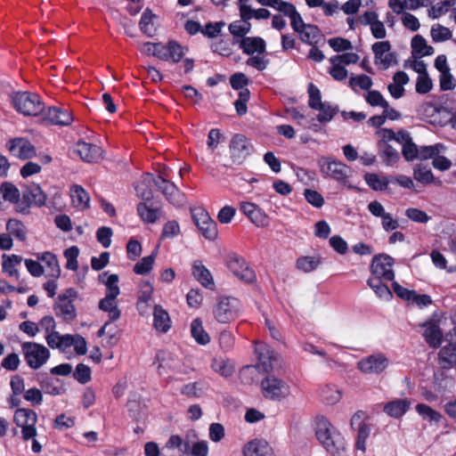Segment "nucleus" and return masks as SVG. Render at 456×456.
<instances>
[{
	"label": "nucleus",
	"instance_id": "41",
	"mask_svg": "<svg viewBox=\"0 0 456 456\" xmlns=\"http://www.w3.org/2000/svg\"><path fill=\"white\" fill-rule=\"evenodd\" d=\"M37 259L44 262L50 271V275L58 278L61 273V268L54 254L49 251H45L37 254Z\"/></svg>",
	"mask_w": 456,
	"mask_h": 456
},
{
	"label": "nucleus",
	"instance_id": "58",
	"mask_svg": "<svg viewBox=\"0 0 456 456\" xmlns=\"http://www.w3.org/2000/svg\"><path fill=\"white\" fill-rule=\"evenodd\" d=\"M365 101L372 107H387V101L377 90L369 91L365 95Z\"/></svg>",
	"mask_w": 456,
	"mask_h": 456
},
{
	"label": "nucleus",
	"instance_id": "53",
	"mask_svg": "<svg viewBox=\"0 0 456 456\" xmlns=\"http://www.w3.org/2000/svg\"><path fill=\"white\" fill-rule=\"evenodd\" d=\"M417 412L424 419L429 421L439 422L442 419V415L436 411L433 410L430 406L419 403L416 405Z\"/></svg>",
	"mask_w": 456,
	"mask_h": 456
},
{
	"label": "nucleus",
	"instance_id": "15",
	"mask_svg": "<svg viewBox=\"0 0 456 456\" xmlns=\"http://www.w3.org/2000/svg\"><path fill=\"white\" fill-rule=\"evenodd\" d=\"M320 167L323 174L339 183H345L351 173V168L347 165L329 158H322L320 160Z\"/></svg>",
	"mask_w": 456,
	"mask_h": 456
},
{
	"label": "nucleus",
	"instance_id": "57",
	"mask_svg": "<svg viewBox=\"0 0 456 456\" xmlns=\"http://www.w3.org/2000/svg\"><path fill=\"white\" fill-rule=\"evenodd\" d=\"M372 79L367 75L351 76L349 86L354 89L356 86L363 90H369L372 86Z\"/></svg>",
	"mask_w": 456,
	"mask_h": 456
},
{
	"label": "nucleus",
	"instance_id": "36",
	"mask_svg": "<svg viewBox=\"0 0 456 456\" xmlns=\"http://www.w3.org/2000/svg\"><path fill=\"white\" fill-rule=\"evenodd\" d=\"M211 369L222 377L228 378L234 372L233 363L224 357H215L211 362Z\"/></svg>",
	"mask_w": 456,
	"mask_h": 456
},
{
	"label": "nucleus",
	"instance_id": "25",
	"mask_svg": "<svg viewBox=\"0 0 456 456\" xmlns=\"http://www.w3.org/2000/svg\"><path fill=\"white\" fill-rule=\"evenodd\" d=\"M423 336L427 343L432 347H438L442 343L443 332L438 320L431 319L423 324Z\"/></svg>",
	"mask_w": 456,
	"mask_h": 456
},
{
	"label": "nucleus",
	"instance_id": "34",
	"mask_svg": "<svg viewBox=\"0 0 456 456\" xmlns=\"http://www.w3.org/2000/svg\"><path fill=\"white\" fill-rule=\"evenodd\" d=\"M99 281L106 286L105 296L111 297H118L120 294V289L118 284L119 281L118 274H109L107 272H105L100 274Z\"/></svg>",
	"mask_w": 456,
	"mask_h": 456
},
{
	"label": "nucleus",
	"instance_id": "35",
	"mask_svg": "<svg viewBox=\"0 0 456 456\" xmlns=\"http://www.w3.org/2000/svg\"><path fill=\"white\" fill-rule=\"evenodd\" d=\"M70 198L75 208L86 209L89 207L90 198L88 193L80 185H73L70 189Z\"/></svg>",
	"mask_w": 456,
	"mask_h": 456
},
{
	"label": "nucleus",
	"instance_id": "38",
	"mask_svg": "<svg viewBox=\"0 0 456 456\" xmlns=\"http://www.w3.org/2000/svg\"><path fill=\"white\" fill-rule=\"evenodd\" d=\"M319 396L327 404H335L341 399L340 391L331 385H323L319 387Z\"/></svg>",
	"mask_w": 456,
	"mask_h": 456
},
{
	"label": "nucleus",
	"instance_id": "37",
	"mask_svg": "<svg viewBox=\"0 0 456 456\" xmlns=\"http://www.w3.org/2000/svg\"><path fill=\"white\" fill-rule=\"evenodd\" d=\"M191 334L199 345L206 346L210 342V337L204 330L202 322L199 318H196L191 322Z\"/></svg>",
	"mask_w": 456,
	"mask_h": 456
},
{
	"label": "nucleus",
	"instance_id": "17",
	"mask_svg": "<svg viewBox=\"0 0 456 456\" xmlns=\"http://www.w3.org/2000/svg\"><path fill=\"white\" fill-rule=\"evenodd\" d=\"M389 364L388 359L383 354H373L362 358L357 362V368L365 374L382 373Z\"/></svg>",
	"mask_w": 456,
	"mask_h": 456
},
{
	"label": "nucleus",
	"instance_id": "29",
	"mask_svg": "<svg viewBox=\"0 0 456 456\" xmlns=\"http://www.w3.org/2000/svg\"><path fill=\"white\" fill-rule=\"evenodd\" d=\"M410 81L409 76L404 71H397L394 74L392 82L387 86L390 95L395 99H400L404 95V86Z\"/></svg>",
	"mask_w": 456,
	"mask_h": 456
},
{
	"label": "nucleus",
	"instance_id": "1",
	"mask_svg": "<svg viewBox=\"0 0 456 456\" xmlns=\"http://www.w3.org/2000/svg\"><path fill=\"white\" fill-rule=\"evenodd\" d=\"M131 38H137L136 44L140 51L148 55L154 56L161 61H170L177 63L183 60V56L188 52V47L180 45L175 40H169L167 44L144 42L142 40V36L147 37H154L155 34L151 30H141L140 34H135L133 30H128L126 34Z\"/></svg>",
	"mask_w": 456,
	"mask_h": 456
},
{
	"label": "nucleus",
	"instance_id": "8",
	"mask_svg": "<svg viewBox=\"0 0 456 456\" xmlns=\"http://www.w3.org/2000/svg\"><path fill=\"white\" fill-rule=\"evenodd\" d=\"M226 266L234 276L245 282H253L256 280L255 272L249 267L248 262L235 252L227 255Z\"/></svg>",
	"mask_w": 456,
	"mask_h": 456
},
{
	"label": "nucleus",
	"instance_id": "23",
	"mask_svg": "<svg viewBox=\"0 0 456 456\" xmlns=\"http://www.w3.org/2000/svg\"><path fill=\"white\" fill-rule=\"evenodd\" d=\"M199 30H190L191 35H194ZM206 37L213 40L210 44V47L214 52H216L222 55H229L231 49L229 47L230 43L228 39H224L221 35V30H200Z\"/></svg>",
	"mask_w": 456,
	"mask_h": 456
},
{
	"label": "nucleus",
	"instance_id": "32",
	"mask_svg": "<svg viewBox=\"0 0 456 456\" xmlns=\"http://www.w3.org/2000/svg\"><path fill=\"white\" fill-rule=\"evenodd\" d=\"M411 402L408 399H395L384 405L383 411L389 417L401 418L410 409Z\"/></svg>",
	"mask_w": 456,
	"mask_h": 456
},
{
	"label": "nucleus",
	"instance_id": "44",
	"mask_svg": "<svg viewBox=\"0 0 456 456\" xmlns=\"http://www.w3.org/2000/svg\"><path fill=\"white\" fill-rule=\"evenodd\" d=\"M413 177L416 181L424 184L432 183L435 179L432 170L423 164H418L414 167Z\"/></svg>",
	"mask_w": 456,
	"mask_h": 456
},
{
	"label": "nucleus",
	"instance_id": "50",
	"mask_svg": "<svg viewBox=\"0 0 456 456\" xmlns=\"http://www.w3.org/2000/svg\"><path fill=\"white\" fill-rule=\"evenodd\" d=\"M364 178L367 184L374 191H384L389 183L387 177L373 173L366 174Z\"/></svg>",
	"mask_w": 456,
	"mask_h": 456
},
{
	"label": "nucleus",
	"instance_id": "30",
	"mask_svg": "<svg viewBox=\"0 0 456 456\" xmlns=\"http://www.w3.org/2000/svg\"><path fill=\"white\" fill-rule=\"evenodd\" d=\"M271 452L269 444L263 439H254L248 442L242 449L243 456H268Z\"/></svg>",
	"mask_w": 456,
	"mask_h": 456
},
{
	"label": "nucleus",
	"instance_id": "45",
	"mask_svg": "<svg viewBox=\"0 0 456 456\" xmlns=\"http://www.w3.org/2000/svg\"><path fill=\"white\" fill-rule=\"evenodd\" d=\"M447 147L444 143H436L434 145L421 146L419 147V159L428 160L429 159H434L437 154L445 152Z\"/></svg>",
	"mask_w": 456,
	"mask_h": 456
},
{
	"label": "nucleus",
	"instance_id": "20",
	"mask_svg": "<svg viewBox=\"0 0 456 456\" xmlns=\"http://www.w3.org/2000/svg\"><path fill=\"white\" fill-rule=\"evenodd\" d=\"M6 147L12 155L21 159H28L36 156L34 145L23 137L9 140Z\"/></svg>",
	"mask_w": 456,
	"mask_h": 456
},
{
	"label": "nucleus",
	"instance_id": "26",
	"mask_svg": "<svg viewBox=\"0 0 456 456\" xmlns=\"http://www.w3.org/2000/svg\"><path fill=\"white\" fill-rule=\"evenodd\" d=\"M76 152L82 160L88 163L97 162L102 156V151L99 146L82 141L77 143Z\"/></svg>",
	"mask_w": 456,
	"mask_h": 456
},
{
	"label": "nucleus",
	"instance_id": "51",
	"mask_svg": "<svg viewBox=\"0 0 456 456\" xmlns=\"http://www.w3.org/2000/svg\"><path fill=\"white\" fill-rule=\"evenodd\" d=\"M206 386L202 382L188 383L181 388V394L191 398H198L204 395Z\"/></svg>",
	"mask_w": 456,
	"mask_h": 456
},
{
	"label": "nucleus",
	"instance_id": "52",
	"mask_svg": "<svg viewBox=\"0 0 456 456\" xmlns=\"http://www.w3.org/2000/svg\"><path fill=\"white\" fill-rule=\"evenodd\" d=\"M137 212L141 218L147 223H154L159 216V209L151 208L145 203L138 204Z\"/></svg>",
	"mask_w": 456,
	"mask_h": 456
},
{
	"label": "nucleus",
	"instance_id": "16",
	"mask_svg": "<svg viewBox=\"0 0 456 456\" xmlns=\"http://www.w3.org/2000/svg\"><path fill=\"white\" fill-rule=\"evenodd\" d=\"M444 346L439 352V363L444 369L456 366V328L445 335Z\"/></svg>",
	"mask_w": 456,
	"mask_h": 456
},
{
	"label": "nucleus",
	"instance_id": "21",
	"mask_svg": "<svg viewBox=\"0 0 456 456\" xmlns=\"http://www.w3.org/2000/svg\"><path fill=\"white\" fill-rule=\"evenodd\" d=\"M255 353L263 370L269 373L274 369V363L279 361V354L268 345L263 342L256 344Z\"/></svg>",
	"mask_w": 456,
	"mask_h": 456
},
{
	"label": "nucleus",
	"instance_id": "3",
	"mask_svg": "<svg viewBox=\"0 0 456 456\" xmlns=\"http://www.w3.org/2000/svg\"><path fill=\"white\" fill-rule=\"evenodd\" d=\"M260 388L264 398L272 402H283L292 395L289 381L274 374H267L261 380Z\"/></svg>",
	"mask_w": 456,
	"mask_h": 456
},
{
	"label": "nucleus",
	"instance_id": "19",
	"mask_svg": "<svg viewBox=\"0 0 456 456\" xmlns=\"http://www.w3.org/2000/svg\"><path fill=\"white\" fill-rule=\"evenodd\" d=\"M157 364L158 372L161 376H167V380L172 381L173 378L170 372H175L181 366V361L173 354L168 352H159L156 356L154 362Z\"/></svg>",
	"mask_w": 456,
	"mask_h": 456
},
{
	"label": "nucleus",
	"instance_id": "40",
	"mask_svg": "<svg viewBox=\"0 0 456 456\" xmlns=\"http://www.w3.org/2000/svg\"><path fill=\"white\" fill-rule=\"evenodd\" d=\"M385 281L383 279L369 278L367 283L380 299L389 301L392 298V292Z\"/></svg>",
	"mask_w": 456,
	"mask_h": 456
},
{
	"label": "nucleus",
	"instance_id": "43",
	"mask_svg": "<svg viewBox=\"0 0 456 456\" xmlns=\"http://www.w3.org/2000/svg\"><path fill=\"white\" fill-rule=\"evenodd\" d=\"M6 230L17 240L25 241L27 239V230L24 224L15 218H11L6 223Z\"/></svg>",
	"mask_w": 456,
	"mask_h": 456
},
{
	"label": "nucleus",
	"instance_id": "11",
	"mask_svg": "<svg viewBox=\"0 0 456 456\" xmlns=\"http://www.w3.org/2000/svg\"><path fill=\"white\" fill-rule=\"evenodd\" d=\"M393 265L394 259L388 255L374 256L370 265L371 276L370 278L393 281L395 278Z\"/></svg>",
	"mask_w": 456,
	"mask_h": 456
},
{
	"label": "nucleus",
	"instance_id": "48",
	"mask_svg": "<svg viewBox=\"0 0 456 456\" xmlns=\"http://www.w3.org/2000/svg\"><path fill=\"white\" fill-rule=\"evenodd\" d=\"M154 180H156L152 175L146 174L143 176V181L142 183L138 184L135 187V191L137 192V196L140 197L142 200L149 201L151 200L153 198V192L149 188V184L152 182L154 183Z\"/></svg>",
	"mask_w": 456,
	"mask_h": 456
},
{
	"label": "nucleus",
	"instance_id": "22",
	"mask_svg": "<svg viewBox=\"0 0 456 456\" xmlns=\"http://www.w3.org/2000/svg\"><path fill=\"white\" fill-rule=\"evenodd\" d=\"M40 117L43 120L57 126H69L73 121V117L67 109L56 106L48 107L47 109L44 107Z\"/></svg>",
	"mask_w": 456,
	"mask_h": 456
},
{
	"label": "nucleus",
	"instance_id": "61",
	"mask_svg": "<svg viewBox=\"0 0 456 456\" xmlns=\"http://www.w3.org/2000/svg\"><path fill=\"white\" fill-rule=\"evenodd\" d=\"M405 216L411 221L427 224L430 220V216L423 210L416 208H409L405 210Z\"/></svg>",
	"mask_w": 456,
	"mask_h": 456
},
{
	"label": "nucleus",
	"instance_id": "13",
	"mask_svg": "<svg viewBox=\"0 0 456 456\" xmlns=\"http://www.w3.org/2000/svg\"><path fill=\"white\" fill-rule=\"evenodd\" d=\"M192 218L201 234L209 240L217 238V226L208 213L202 208H196L192 211Z\"/></svg>",
	"mask_w": 456,
	"mask_h": 456
},
{
	"label": "nucleus",
	"instance_id": "46",
	"mask_svg": "<svg viewBox=\"0 0 456 456\" xmlns=\"http://www.w3.org/2000/svg\"><path fill=\"white\" fill-rule=\"evenodd\" d=\"M378 147L379 150V156L387 166H392L399 160V152L391 145L386 144L382 146L381 143H379Z\"/></svg>",
	"mask_w": 456,
	"mask_h": 456
},
{
	"label": "nucleus",
	"instance_id": "5",
	"mask_svg": "<svg viewBox=\"0 0 456 456\" xmlns=\"http://www.w3.org/2000/svg\"><path fill=\"white\" fill-rule=\"evenodd\" d=\"M240 301L232 297H219L214 306L215 319L221 323H228L234 321L240 314Z\"/></svg>",
	"mask_w": 456,
	"mask_h": 456
},
{
	"label": "nucleus",
	"instance_id": "4",
	"mask_svg": "<svg viewBox=\"0 0 456 456\" xmlns=\"http://www.w3.org/2000/svg\"><path fill=\"white\" fill-rule=\"evenodd\" d=\"M12 103L18 112L24 116H41L44 102L39 95L30 92H19L12 96Z\"/></svg>",
	"mask_w": 456,
	"mask_h": 456
},
{
	"label": "nucleus",
	"instance_id": "59",
	"mask_svg": "<svg viewBox=\"0 0 456 456\" xmlns=\"http://www.w3.org/2000/svg\"><path fill=\"white\" fill-rule=\"evenodd\" d=\"M316 110L320 111L317 116V119L322 123L330 121L338 111L336 107H332L326 102L320 105Z\"/></svg>",
	"mask_w": 456,
	"mask_h": 456
},
{
	"label": "nucleus",
	"instance_id": "56",
	"mask_svg": "<svg viewBox=\"0 0 456 456\" xmlns=\"http://www.w3.org/2000/svg\"><path fill=\"white\" fill-rule=\"evenodd\" d=\"M432 88L433 82L428 73L418 76L415 86V89L418 94H428V92L431 91Z\"/></svg>",
	"mask_w": 456,
	"mask_h": 456
},
{
	"label": "nucleus",
	"instance_id": "62",
	"mask_svg": "<svg viewBox=\"0 0 456 456\" xmlns=\"http://www.w3.org/2000/svg\"><path fill=\"white\" fill-rule=\"evenodd\" d=\"M79 254L78 248L72 246L64 251V256L67 259L66 267L69 270L76 271L78 268L77 256Z\"/></svg>",
	"mask_w": 456,
	"mask_h": 456
},
{
	"label": "nucleus",
	"instance_id": "2",
	"mask_svg": "<svg viewBox=\"0 0 456 456\" xmlns=\"http://www.w3.org/2000/svg\"><path fill=\"white\" fill-rule=\"evenodd\" d=\"M315 436L325 450L333 456H340L346 451L343 436L323 416L315 419Z\"/></svg>",
	"mask_w": 456,
	"mask_h": 456
},
{
	"label": "nucleus",
	"instance_id": "7",
	"mask_svg": "<svg viewBox=\"0 0 456 456\" xmlns=\"http://www.w3.org/2000/svg\"><path fill=\"white\" fill-rule=\"evenodd\" d=\"M13 421L21 428V436L24 440L28 441L37 436V417L34 411L24 408L16 410Z\"/></svg>",
	"mask_w": 456,
	"mask_h": 456
},
{
	"label": "nucleus",
	"instance_id": "54",
	"mask_svg": "<svg viewBox=\"0 0 456 456\" xmlns=\"http://www.w3.org/2000/svg\"><path fill=\"white\" fill-rule=\"evenodd\" d=\"M419 56H413L411 59H408L404 61L403 67L405 69H410L415 71L418 76L422 74H427V64L424 61L420 60Z\"/></svg>",
	"mask_w": 456,
	"mask_h": 456
},
{
	"label": "nucleus",
	"instance_id": "27",
	"mask_svg": "<svg viewBox=\"0 0 456 456\" xmlns=\"http://www.w3.org/2000/svg\"><path fill=\"white\" fill-rule=\"evenodd\" d=\"M193 277L206 289L214 290L215 281L210 271L202 264L201 261H194L191 267Z\"/></svg>",
	"mask_w": 456,
	"mask_h": 456
},
{
	"label": "nucleus",
	"instance_id": "24",
	"mask_svg": "<svg viewBox=\"0 0 456 456\" xmlns=\"http://www.w3.org/2000/svg\"><path fill=\"white\" fill-rule=\"evenodd\" d=\"M240 210L256 225L265 226L268 223L265 213L256 204L248 201H242L240 204Z\"/></svg>",
	"mask_w": 456,
	"mask_h": 456
},
{
	"label": "nucleus",
	"instance_id": "42",
	"mask_svg": "<svg viewBox=\"0 0 456 456\" xmlns=\"http://www.w3.org/2000/svg\"><path fill=\"white\" fill-rule=\"evenodd\" d=\"M411 48H412V55L413 56H427L434 53V49L432 46L427 45L426 40L417 35L411 40Z\"/></svg>",
	"mask_w": 456,
	"mask_h": 456
},
{
	"label": "nucleus",
	"instance_id": "6",
	"mask_svg": "<svg viewBox=\"0 0 456 456\" xmlns=\"http://www.w3.org/2000/svg\"><path fill=\"white\" fill-rule=\"evenodd\" d=\"M20 346L27 364L33 370L42 367L50 358L49 349L42 344L23 342Z\"/></svg>",
	"mask_w": 456,
	"mask_h": 456
},
{
	"label": "nucleus",
	"instance_id": "14",
	"mask_svg": "<svg viewBox=\"0 0 456 456\" xmlns=\"http://www.w3.org/2000/svg\"><path fill=\"white\" fill-rule=\"evenodd\" d=\"M0 194L5 202L15 206V209L20 214L29 213V204L23 203L20 200V192L15 184L11 182H3L0 185Z\"/></svg>",
	"mask_w": 456,
	"mask_h": 456
},
{
	"label": "nucleus",
	"instance_id": "55",
	"mask_svg": "<svg viewBox=\"0 0 456 456\" xmlns=\"http://www.w3.org/2000/svg\"><path fill=\"white\" fill-rule=\"evenodd\" d=\"M330 61L331 63V68L330 69V76L338 81H341L345 79L347 77V70L345 68L343 64H341L339 61H335L334 57H331L330 59Z\"/></svg>",
	"mask_w": 456,
	"mask_h": 456
},
{
	"label": "nucleus",
	"instance_id": "63",
	"mask_svg": "<svg viewBox=\"0 0 456 456\" xmlns=\"http://www.w3.org/2000/svg\"><path fill=\"white\" fill-rule=\"evenodd\" d=\"M249 96L248 89H242L239 92V98L234 102L235 110L239 115L246 114L248 110L247 102L249 100Z\"/></svg>",
	"mask_w": 456,
	"mask_h": 456
},
{
	"label": "nucleus",
	"instance_id": "10",
	"mask_svg": "<svg viewBox=\"0 0 456 456\" xmlns=\"http://www.w3.org/2000/svg\"><path fill=\"white\" fill-rule=\"evenodd\" d=\"M76 298L77 292L72 289L60 295L54 304L55 314L64 321H73L77 316L76 308L73 305Z\"/></svg>",
	"mask_w": 456,
	"mask_h": 456
},
{
	"label": "nucleus",
	"instance_id": "47",
	"mask_svg": "<svg viewBox=\"0 0 456 456\" xmlns=\"http://www.w3.org/2000/svg\"><path fill=\"white\" fill-rule=\"evenodd\" d=\"M321 262V256H306L299 257L296 265L300 271L310 273L315 270L320 265Z\"/></svg>",
	"mask_w": 456,
	"mask_h": 456
},
{
	"label": "nucleus",
	"instance_id": "12",
	"mask_svg": "<svg viewBox=\"0 0 456 456\" xmlns=\"http://www.w3.org/2000/svg\"><path fill=\"white\" fill-rule=\"evenodd\" d=\"M229 150L232 161L241 164L251 154L253 145L246 136L238 134L231 139Z\"/></svg>",
	"mask_w": 456,
	"mask_h": 456
},
{
	"label": "nucleus",
	"instance_id": "9",
	"mask_svg": "<svg viewBox=\"0 0 456 456\" xmlns=\"http://www.w3.org/2000/svg\"><path fill=\"white\" fill-rule=\"evenodd\" d=\"M233 43L238 44L243 53L248 55L263 53L265 51V42L258 37H245L246 30H231Z\"/></svg>",
	"mask_w": 456,
	"mask_h": 456
},
{
	"label": "nucleus",
	"instance_id": "60",
	"mask_svg": "<svg viewBox=\"0 0 456 456\" xmlns=\"http://www.w3.org/2000/svg\"><path fill=\"white\" fill-rule=\"evenodd\" d=\"M419 111L425 120L429 123H435L436 121V116L439 113L438 108L431 102L422 104Z\"/></svg>",
	"mask_w": 456,
	"mask_h": 456
},
{
	"label": "nucleus",
	"instance_id": "18",
	"mask_svg": "<svg viewBox=\"0 0 456 456\" xmlns=\"http://www.w3.org/2000/svg\"><path fill=\"white\" fill-rule=\"evenodd\" d=\"M154 184L174 206L180 207L184 204V195L174 183L165 179L162 175H159L156 180H154Z\"/></svg>",
	"mask_w": 456,
	"mask_h": 456
},
{
	"label": "nucleus",
	"instance_id": "28",
	"mask_svg": "<svg viewBox=\"0 0 456 456\" xmlns=\"http://www.w3.org/2000/svg\"><path fill=\"white\" fill-rule=\"evenodd\" d=\"M46 194L43 191L38 184L33 183L26 188L23 192V203L43 207L46 203Z\"/></svg>",
	"mask_w": 456,
	"mask_h": 456
},
{
	"label": "nucleus",
	"instance_id": "64",
	"mask_svg": "<svg viewBox=\"0 0 456 456\" xmlns=\"http://www.w3.org/2000/svg\"><path fill=\"white\" fill-rule=\"evenodd\" d=\"M402 153L407 161H412L419 159V148L411 139L407 143L402 147Z\"/></svg>",
	"mask_w": 456,
	"mask_h": 456
},
{
	"label": "nucleus",
	"instance_id": "39",
	"mask_svg": "<svg viewBox=\"0 0 456 456\" xmlns=\"http://www.w3.org/2000/svg\"><path fill=\"white\" fill-rule=\"evenodd\" d=\"M240 17L242 20L248 21L251 19L265 20L268 19L271 15L267 9L260 8L257 10L253 9L248 4H243L240 7Z\"/></svg>",
	"mask_w": 456,
	"mask_h": 456
},
{
	"label": "nucleus",
	"instance_id": "33",
	"mask_svg": "<svg viewBox=\"0 0 456 456\" xmlns=\"http://www.w3.org/2000/svg\"><path fill=\"white\" fill-rule=\"evenodd\" d=\"M100 310L108 313L109 321L115 322L120 318L121 312L118 305L117 297L105 296L99 302Z\"/></svg>",
	"mask_w": 456,
	"mask_h": 456
},
{
	"label": "nucleus",
	"instance_id": "49",
	"mask_svg": "<svg viewBox=\"0 0 456 456\" xmlns=\"http://www.w3.org/2000/svg\"><path fill=\"white\" fill-rule=\"evenodd\" d=\"M156 256L157 252L153 251L150 256L142 257L138 263L134 265V272L140 275L148 274L153 267Z\"/></svg>",
	"mask_w": 456,
	"mask_h": 456
},
{
	"label": "nucleus",
	"instance_id": "31",
	"mask_svg": "<svg viewBox=\"0 0 456 456\" xmlns=\"http://www.w3.org/2000/svg\"><path fill=\"white\" fill-rule=\"evenodd\" d=\"M171 319L168 313L159 305H155L153 309V327L156 330L166 333L171 328Z\"/></svg>",
	"mask_w": 456,
	"mask_h": 456
}]
</instances>
